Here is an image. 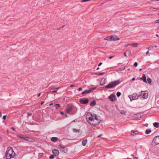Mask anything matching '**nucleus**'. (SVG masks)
<instances>
[{"mask_svg":"<svg viewBox=\"0 0 159 159\" xmlns=\"http://www.w3.org/2000/svg\"><path fill=\"white\" fill-rule=\"evenodd\" d=\"M153 126L156 128H158L159 126V123L157 122H155L153 123Z\"/></svg>","mask_w":159,"mask_h":159,"instance_id":"20","label":"nucleus"},{"mask_svg":"<svg viewBox=\"0 0 159 159\" xmlns=\"http://www.w3.org/2000/svg\"><path fill=\"white\" fill-rule=\"evenodd\" d=\"M82 89L81 87H80L78 89V90L79 91H82Z\"/></svg>","mask_w":159,"mask_h":159,"instance_id":"37","label":"nucleus"},{"mask_svg":"<svg viewBox=\"0 0 159 159\" xmlns=\"http://www.w3.org/2000/svg\"><path fill=\"white\" fill-rule=\"evenodd\" d=\"M116 100V95L115 94H112L110 95V100L112 101H114Z\"/></svg>","mask_w":159,"mask_h":159,"instance_id":"10","label":"nucleus"},{"mask_svg":"<svg viewBox=\"0 0 159 159\" xmlns=\"http://www.w3.org/2000/svg\"><path fill=\"white\" fill-rule=\"evenodd\" d=\"M53 105V103H51L49 104V106H51Z\"/></svg>","mask_w":159,"mask_h":159,"instance_id":"55","label":"nucleus"},{"mask_svg":"<svg viewBox=\"0 0 159 159\" xmlns=\"http://www.w3.org/2000/svg\"><path fill=\"white\" fill-rule=\"evenodd\" d=\"M134 159H138V158L136 157H135L134 158Z\"/></svg>","mask_w":159,"mask_h":159,"instance_id":"53","label":"nucleus"},{"mask_svg":"<svg viewBox=\"0 0 159 159\" xmlns=\"http://www.w3.org/2000/svg\"><path fill=\"white\" fill-rule=\"evenodd\" d=\"M40 95H41V93H39L38 95H37V97H39L40 96Z\"/></svg>","mask_w":159,"mask_h":159,"instance_id":"46","label":"nucleus"},{"mask_svg":"<svg viewBox=\"0 0 159 159\" xmlns=\"http://www.w3.org/2000/svg\"><path fill=\"white\" fill-rule=\"evenodd\" d=\"M52 152L54 155L55 156H57L59 154V151L57 150L54 149L52 151Z\"/></svg>","mask_w":159,"mask_h":159,"instance_id":"13","label":"nucleus"},{"mask_svg":"<svg viewBox=\"0 0 159 159\" xmlns=\"http://www.w3.org/2000/svg\"><path fill=\"white\" fill-rule=\"evenodd\" d=\"M126 54H127L128 56L130 55L131 54V51L130 50H128L126 51Z\"/></svg>","mask_w":159,"mask_h":159,"instance_id":"24","label":"nucleus"},{"mask_svg":"<svg viewBox=\"0 0 159 159\" xmlns=\"http://www.w3.org/2000/svg\"><path fill=\"white\" fill-rule=\"evenodd\" d=\"M139 132L137 130H135V131L132 130V131H131V134L133 136L138 134H139Z\"/></svg>","mask_w":159,"mask_h":159,"instance_id":"14","label":"nucleus"},{"mask_svg":"<svg viewBox=\"0 0 159 159\" xmlns=\"http://www.w3.org/2000/svg\"><path fill=\"white\" fill-rule=\"evenodd\" d=\"M119 39L115 34L110 36V40L116 41L119 40Z\"/></svg>","mask_w":159,"mask_h":159,"instance_id":"7","label":"nucleus"},{"mask_svg":"<svg viewBox=\"0 0 159 159\" xmlns=\"http://www.w3.org/2000/svg\"><path fill=\"white\" fill-rule=\"evenodd\" d=\"M105 83V79L104 78H103L101 80L100 82V84L101 85H103Z\"/></svg>","mask_w":159,"mask_h":159,"instance_id":"15","label":"nucleus"},{"mask_svg":"<svg viewBox=\"0 0 159 159\" xmlns=\"http://www.w3.org/2000/svg\"><path fill=\"white\" fill-rule=\"evenodd\" d=\"M131 45L133 47H136L138 46V44L136 43H133Z\"/></svg>","mask_w":159,"mask_h":159,"instance_id":"22","label":"nucleus"},{"mask_svg":"<svg viewBox=\"0 0 159 159\" xmlns=\"http://www.w3.org/2000/svg\"><path fill=\"white\" fill-rule=\"evenodd\" d=\"M73 107L72 106L69 105L68 106V108L66 110L68 114L70 113V112L72 109Z\"/></svg>","mask_w":159,"mask_h":159,"instance_id":"11","label":"nucleus"},{"mask_svg":"<svg viewBox=\"0 0 159 159\" xmlns=\"http://www.w3.org/2000/svg\"><path fill=\"white\" fill-rule=\"evenodd\" d=\"M140 79L142 80L144 82L147 83L146 78L145 75H143L142 78H140Z\"/></svg>","mask_w":159,"mask_h":159,"instance_id":"17","label":"nucleus"},{"mask_svg":"<svg viewBox=\"0 0 159 159\" xmlns=\"http://www.w3.org/2000/svg\"><path fill=\"white\" fill-rule=\"evenodd\" d=\"M5 155L7 159H11L15 156V153L12 148L8 147L7 148Z\"/></svg>","mask_w":159,"mask_h":159,"instance_id":"2","label":"nucleus"},{"mask_svg":"<svg viewBox=\"0 0 159 159\" xmlns=\"http://www.w3.org/2000/svg\"><path fill=\"white\" fill-rule=\"evenodd\" d=\"M149 51H148L146 52V54L147 55L149 54Z\"/></svg>","mask_w":159,"mask_h":159,"instance_id":"45","label":"nucleus"},{"mask_svg":"<svg viewBox=\"0 0 159 159\" xmlns=\"http://www.w3.org/2000/svg\"><path fill=\"white\" fill-rule=\"evenodd\" d=\"M11 129L13 130H15V128H14V127H11Z\"/></svg>","mask_w":159,"mask_h":159,"instance_id":"48","label":"nucleus"},{"mask_svg":"<svg viewBox=\"0 0 159 159\" xmlns=\"http://www.w3.org/2000/svg\"><path fill=\"white\" fill-rule=\"evenodd\" d=\"M102 136V134H101L99 135L98 136V137L99 138L101 136Z\"/></svg>","mask_w":159,"mask_h":159,"instance_id":"49","label":"nucleus"},{"mask_svg":"<svg viewBox=\"0 0 159 159\" xmlns=\"http://www.w3.org/2000/svg\"><path fill=\"white\" fill-rule=\"evenodd\" d=\"M87 139H85L82 142V144L83 146H84L86 145L87 143Z\"/></svg>","mask_w":159,"mask_h":159,"instance_id":"19","label":"nucleus"},{"mask_svg":"<svg viewBox=\"0 0 159 159\" xmlns=\"http://www.w3.org/2000/svg\"><path fill=\"white\" fill-rule=\"evenodd\" d=\"M152 144L154 145L159 144V136H157L154 137L153 139Z\"/></svg>","mask_w":159,"mask_h":159,"instance_id":"3","label":"nucleus"},{"mask_svg":"<svg viewBox=\"0 0 159 159\" xmlns=\"http://www.w3.org/2000/svg\"><path fill=\"white\" fill-rule=\"evenodd\" d=\"M7 117V116H3L2 118L4 120H5L6 119Z\"/></svg>","mask_w":159,"mask_h":159,"instance_id":"34","label":"nucleus"},{"mask_svg":"<svg viewBox=\"0 0 159 159\" xmlns=\"http://www.w3.org/2000/svg\"><path fill=\"white\" fill-rule=\"evenodd\" d=\"M2 117V115H1H1H0V117Z\"/></svg>","mask_w":159,"mask_h":159,"instance_id":"60","label":"nucleus"},{"mask_svg":"<svg viewBox=\"0 0 159 159\" xmlns=\"http://www.w3.org/2000/svg\"><path fill=\"white\" fill-rule=\"evenodd\" d=\"M59 88V87L58 88H52V89H58Z\"/></svg>","mask_w":159,"mask_h":159,"instance_id":"39","label":"nucleus"},{"mask_svg":"<svg viewBox=\"0 0 159 159\" xmlns=\"http://www.w3.org/2000/svg\"><path fill=\"white\" fill-rule=\"evenodd\" d=\"M59 146H60V147L62 148H63V149H64L65 148V147L61 146V145H59Z\"/></svg>","mask_w":159,"mask_h":159,"instance_id":"41","label":"nucleus"},{"mask_svg":"<svg viewBox=\"0 0 159 159\" xmlns=\"http://www.w3.org/2000/svg\"><path fill=\"white\" fill-rule=\"evenodd\" d=\"M96 105V102L95 101H93L90 103V105L91 106L93 107Z\"/></svg>","mask_w":159,"mask_h":159,"instance_id":"16","label":"nucleus"},{"mask_svg":"<svg viewBox=\"0 0 159 159\" xmlns=\"http://www.w3.org/2000/svg\"><path fill=\"white\" fill-rule=\"evenodd\" d=\"M44 102H42L41 103V105H42L43 104Z\"/></svg>","mask_w":159,"mask_h":159,"instance_id":"50","label":"nucleus"},{"mask_svg":"<svg viewBox=\"0 0 159 159\" xmlns=\"http://www.w3.org/2000/svg\"><path fill=\"white\" fill-rule=\"evenodd\" d=\"M150 9L153 11H155V10H158L159 9V8H153V7H151L150 8Z\"/></svg>","mask_w":159,"mask_h":159,"instance_id":"26","label":"nucleus"},{"mask_svg":"<svg viewBox=\"0 0 159 159\" xmlns=\"http://www.w3.org/2000/svg\"><path fill=\"white\" fill-rule=\"evenodd\" d=\"M156 36L157 37H158V34H156Z\"/></svg>","mask_w":159,"mask_h":159,"instance_id":"56","label":"nucleus"},{"mask_svg":"<svg viewBox=\"0 0 159 159\" xmlns=\"http://www.w3.org/2000/svg\"><path fill=\"white\" fill-rule=\"evenodd\" d=\"M139 70L141 71V70L142 69H140Z\"/></svg>","mask_w":159,"mask_h":159,"instance_id":"59","label":"nucleus"},{"mask_svg":"<svg viewBox=\"0 0 159 159\" xmlns=\"http://www.w3.org/2000/svg\"><path fill=\"white\" fill-rule=\"evenodd\" d=\"M32 114L31 113L29 112L28 113V116H31L32 115Z\"/></svg>","mask_w":159,"mask_h":159,"instance_id":"38","label":"nucleus"},{"mask_svg":"<svg viewBox=\"0 0 159 159\" xmlns=\"http://www.w3.org/2000/svg\"><path fill=\"white\" fill-rule=\"evenodd\" d=\"M140 96L141 97L144 99H147L148 97V92L145 91H142L141 94L140 95Z\"/></svg>","mask_w":159,"mask_h":159,"instance_id":"5","label":"nucleus"},{"mask_svg":"<svg viewBox=\"0 0 159 159\" xmlns=\"http://www.w3.org/2000/svg\"><path fill=\"white\" fill-rule=\"evenodd\" d=\"M99 69V67H98V68H97V70H98Z\"/></svg>","mask_w":159,"mask_h":159,"instance_id":"57","label":"nucleus"},{"mask_svg":"<svg viewBox=\"0 0 159 159\" xmlns=\"http://www.w3.org/2000/svg\"><path fill=\"white\" fill-rule=\"evenodd\" d=\"M107 40H109V37H107L106 38V39Z\"/></svg>","mask_w":159,"mask_h":159,"instance_id":"52","label":"nucleus"},{"mask_svg":"<svg viewBox=\"0 0 159 159\" xmlns=\"http://www.w3.org/2000/svg\"><path fill=\"white\" fill-rule=\"evenodd\" d=\"M43 153H39V156H42L43 155Z\"/></svg>","mask_w":159,"mask_h":159,"instance_id":"35","label":"nucleus"},{"mask_svg":"<svg viewBox=\"0 0 159 159\" xmlns=\"http://www.w3.org/2000/svg\"><path fill=\"white\" fill-rule=\"evenodd\" d=\"M89 102V100L87 98H82L80 100V102L81 104H86Z\"/></svg>","mask_w":159,"mask_h":159,"instance_id":"8","label":"nucleus"},{"mask_svg":"<svg viewBox=\"0 0 159 159\" xmlns=\"http://www.w3.org/2000/svg\"><path fill=\"white\" fill-rule=\"evenodd\" d=\"M104 74V73H96V74L98 75H103Z\"/></svg>","mask_w":159,"mask_h":159,"instance_id":"31","label":"nucleus"},{"mask_svg":"<svg viewBox=\"0 0 159 159\" xmlns=\"http://www.w3.org/2000/svg\"><path fill=\"white\" fill-rule=\"evenodd\" d=\"M26 140L30 142H33L34 141L33 139H32L31 138L27 137H26Z\"/></svg>","mask_w":159,"mask_h":159,"instance_id":"18","label":"nucleus"},{"mask_svg":"<svg viewBox=\"0 0 159 159\" xmlns=\"http://www.w3.org/2000/svg\"><path fill=\"white\" fill-rule=\"evenodd\" d=\"M151 131L150 130L147 129L145 131V133L146 134H148L151 132Z\"/></svg>","mask_w":159,"mask_h":159,"instance_id":"23","label":"nucleus"},{"mask_svg":"<svg viewBox=\"0 0 159 159\" xmlns=\"http://www.w3.org/2000/svg\"><path fill=\"white\" fill-rule=\"evenodd\" d=\"M106 88L109 89V84H108L106 87Z\"/></svg>","mask_w":159,"mask_h":159,"instance_id":"33","label":"nucleus"},{"mask_svg":"<svg viewBox=\"0 0 159 159\" xmlns=\"http://www.w3.org/2000/svg\"><path fill=\"white\" fill-rule=\"evenodd\" d=\"M112 57H110V59H111V58H112Z\"/></svg>","mask_w":159,"mask_h":159,"instance_id":"58","label":"nucleus"},{"mask_svg":"<svg viewBox=\"0 0 159 159\" xmlns=\"http://www.w3.org/2000/svg\"><path fill=\"white\" fill-rule=\"evenodd\" d=\"M120 83V81L118 80L112 82L110 83V88L115 87L118 85Z\"/></svg>","mask_w":159,"mask_h":159,"instance_id":"4","label":"nucleus"},{"mask_svg":"<svg viewBox=\"0 0 159 159\" xmlns=\"http://www.w3.org/2000/svg\"><path fill=\"white\" fill-rule=\"evenodd\" d=\"M75 86V85L74 84H72V85H70V87H74V86Z\"/></svg>","mask_w":159,"mask_h":159,"instance_id":"43","label":"nucleus"},{"mask_svg":"<svg viewBox=\"0 0 159 159\" xmlns=\"http://www.w3.org/2000/svg\"><path fill=\"white\" fill-rule=\"evenodd\" d=\"M54 155H51L49 157V158L50 159H53L54 158Z\"/></svg>","mask_w":159,"mask_h":159,"instance_id":"30","label":"nucleus"},{"mask_svg":"<svg viewBox=\"0 0 159 159\" xmlns=\"http://www.w3.org/2000/svg\"><path fill=\"white\" fill-rule=\"evenodd\" d=\"M157 1H159V0H157Z\"/></svg>","mask_w":159,"mask_h":159,"instance_id":"63","label":"nucleus"},{"mask_svg":"<svg viewBox=\"0 0 159 159\" xmlns=\"http://www.w3.org/2000/svg\"><path fill=\"white\" fill-rule=\"evenodd\" d=\"M102 64V63L100 62L98 65V66H100Z\"/></svg>","mask_w":159,"mask_h":159,"instance_id":"44","label":"nucleus"},{"mask_svg":"<svg viewBox=\"0 0 159 159\" xmlns=\"http://www.w3.org/2000/svg\"><path fill=\"white\" fill-rule=\"evenodd\" d=\"M91 0H82V2H88L90 1Z\"/></svg>","mask_w":159,"mask_h":159,"instance_id":"32","label":"nucleus"},{"mask_svg":"<svg viewBox=\"0 0 159 159\" xmlns=\"http://www.w3.org/2000/svg\"><path fill=\"white\" fill-rule=\"evenodd\" d=\"M121 93L120 92H117V93H116V95H117V96L118 97H119V96H120V95H121Z\"/></svg>","mask_w":159,"mask_h":159,"instance_id":"29","label":"nucleus"},{"mask_svg":"<svg viewBox=\"0 0 159 159\" xmlns=\"http://www.w3.org/2000/svg\"><path fill=\"white\" fill-rule=\"evenodd\" d=\"M135 80V78H133L132 79V81H134Z\"/></svg>","mask_w":159,"mask_h":159,"instance_id":"54","label":"nucleus"},{"mask_svg":"<svg viewBox=\"0 0 159 159\" xmlns=\"http://www.w3.org/2000/svg\"><path fill=\"white\" fill-rule=\"evenodd\" d=\"M124 55H125V57H127V56H126V52H124Z\"/></svg>","mask_w":159,"mask_h":159,"instance_id":"47","label":"nucleus"},{"mask_svg":"<svg viewBox=\"0 0 159 159\" xmlns=\"http://www.w3.org/2000/svg\"><path fill=\"white\" fill-rule=\"evenodd\" d=\"M56 109H57L58 108H59L60 106V105L59 104H57L56 105Z\"/></svg>","mask_w":159,"mask_h":159,"instance_id":"27","label":"nucleus"},{"mask_svg":"<svg viewBox=\"0 0 159 159\" xmlns=\"http://www.w3.org/2000/svg\"><path fill=\"white\" fill-rule=\"evenodd\" d=\"M147 81L148 82V83L149 84H151V82H152V80H151V79L149 78H148L147 79Z\"/></svg>","mask_w":159,"mask_h":159,"instance_id":"25","label":"nucleus"},{"mask_svg":"<svg viewBox=\"0 0 159 159\" xmlns=\"http://www.w3.org/2000/svg\"><path fill=\"white\" fill-rule=\"evenodd\" d=\"M134 65L135 66H137L138 65V63L137 62H135L134 63Z\"/></svg>","mask_w":159,"mask_h":159,"instance_id":"36","label":"nucleus"},{"mask_svg":"<svg viewBox=\"0 0 159 159\" xmlns=\"http://www.w3.org/2000/svg\"><path fill=\"white\" fill-rule=\"evenodd\" d=\"M95 88H93L90 89L89 90H86L83 91L82 93V94L84 95L85 94H87L92 92L93 90L95 89Z\"/></svg>","mask_w":159,"mask_h":159,"instance_id":"6","label":"nucleus"},{"mask_svg":"<svg viewBox=\"0 0 159 159\" xmlns=\"http://www.w3.org/2000/svg\"><path fill=\"white\" fill-rule=\"evenodd\" d=\"M58 138L57 137H53L51 138V141L52 142H56Z\"/></svg>","mask_w":159,"mask_h":159,"instance_id":"21","label":"nucleus"},{"mask_svg":"<svg viewBox=\"0 0 159 159\" xmlns=\"http://www.w3.org/2000/svg\"><path fill=\"white\" fill-rule=\"evenodd\" d=\"M87 120H88V121L91 125H96L97 123L95 122V120H98L97 116L95 115H93V116L92 114H91V116L88 117V116H87Z\"/></svg>","mask_w":159,"mask_h":159,"instance_id":"1","label":"nucleus"},{"mask_svg":"<svg viewBox=\"0 0 159 159\" xmlns=\"http://www.w3.org/2000/svg\"><path fill=\"white\" fill-rule=\"evenodd\" d=\"M155 22L156 23H159V19L156 20L155 21Z\"/></svg>","mask_w":159,"mask_h":159,"instance_id":"40","label":"nucleus"},{"mask_svg":"<svg viewBox=\"0 0 159 159\" xmlns=\"http://www.w3.org/2000/svg\"><path fill=\"white\" fill-rule=\"evenodd\" d=\"M137 96V95L136 94L134 93L132 95L129 96V97L131 101H132V100H134L136 99Z\"/></svg>","mask_w":159,"mask_h":159,"instance_id":"9","label":"nucleus"},{"mask_svg":"<svg viewBox=\"0 0 159 159\" xmlns=\"http://www.w3.org/2000/svg\"><path fill=\"white\" fill-rule=\"evenodd\" d=\"M129 70H130V69H128V71H129Z\"/></svg>","mask_w":159,"mask_h":159,"instance_id":"61","label":"nucleus"},{"mask_svg":"<svg viewBox=\"0 0 159 159\" xmlns=\"http://www.w3.org/2000/svg\"><path fill=\"white\" fill-rule=\"evenodd\" d=\"M57 90H54L51 92V93H57Z\"/></svg>","mask_w":159,"mask_h":159,"instance_id":"42","label":"nucleus"},{"mask_svg":"<svg viewBox=\"0 0 159 159\" xmlns=\"http://www.w3.org/2000/svg\"><path fill=\"white\" fill-rule=\"evenodd\" d=\"M61 113L62 114V115H63L64 114V112H62V111H61Z\"/></svg>","mask_w":159,"mask_h":159,"instance_id":"51","label":"nucleus"},{"mask_svg":"<svg viewBox=\"0 0 159 159\" xmlns=\"http://www.w3.org/2000/svg\"><path fill=\"white\" fill-rule=\"evenodd\" d=\"M108 99H109V97H108Z\"/></svg>","mask_w":159,"mask_h":159,"instance_id":"62","label":"nucleus"},{"mask_svg":"<svg viewBox=\"0 0 159 159\" xmlns=\"http://www.w3.org/2000/svg\"><path fill=\"white\" fill-rule=\"evenodd\" d=\"M17 137L20 138L21 139L26 140L27 137L24 135H17Z\"/></svg>","mask_w":159,"mask_h":159,"instance_id":"12","label":"nucleus"},{"mask_svg":"<svg viewBox=\"0 0 159 159\" xmlns=\"http://www.w3.org/2000/svg\"><path fill=\"white\" fill-rule=\"evenodd\" d=\"M120 113L122 114H125L126 113V111L124 110H122L121 111Z\"/></svg>","mask_w":159,"mask_h":159,"instance_id":"28","label":"nucleus"}]
</instances>
